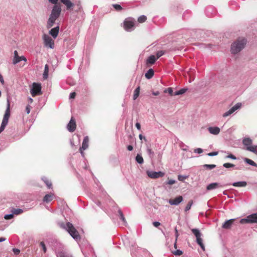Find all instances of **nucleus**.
Segmentation results:
<instances>
[{
  "instance_id": "72a5a7b5",
  "label": "nucleus",
  "mask_w": 257,
  "mask_h": 257,
  "mask_svg": "<svg viewBox=\"0 0 257 257\" xmlns=\"http://www.w3.org/2000/svg\"><path fill=\"white\" fill-rule=\"evenodd\" d=\"M48 73H49V66L48 64H46L45 66L44 72L43 73V78L44 79H47L48 77Z\"/></svg>"
},
{
  "instance_id": "774afa93",
  "label": "nucleus",
  "mask_w": 257,
  "mask_h": 257,
  "mask_svg": "<svg viewBox=\"0 0 257 257\" xmlns=\"http://www.w3.org/2000/svg\"><path fill=\"white\" fill-rule=\"evenodd\" d=\"M159 94H160V92L158 91H157L155 92L154 91L152 92V94L154 95H155V96L158 95Z\"/></svg>"
},
{
  "instance_id": "f3484780",
  "label": "nucleus",
  "mask_w": 257,
  "mask_h": 257,
  "mask_svg": "<svg viewBox=\"0 0 257 257\" xmlns=\"http://www.w3.org/2000/svg\"><path fill=\"white\" fill-rule=\"evenodd\" d=\"M59 32V26L58 25L57 27L51 29L49 31V34L54 39H56L58 36Z\"/></svg>"
},
{
  "instance_id": "6ab92c4d",
  "label": "nucleus",
  "mask_w": 257,
  "mask_h": 257,
  "mask_svg": "<svg viewBox=\"0 0 257 257\" xmlns=\"http://www.w3.org/2000/svg\"><path fill=\"white\" fill-rule=\"evenodd\" d=\"M61 2L66 7L67 10H70L74 6V4L72 3L70 0H60Z\"/></svg>"
},
{
  "instance_id": "4be33fe9",
  "label": "nucleus",
  "mask_w": 257,
  "mask_h": 257,
  "mask_svg": "<svg viewBox=\"0 0 257 257\" xmlns=\"http://www.w3.org/2000/svg\"><path fill=\"white\" fill-rule=\"evenodd\" d=\"M56 20L57 19L49 16V18L47 21V28L48 29H50V28L54 26Z\"/></svg>"
},
{
  "instance_id": "6e6d98bb",
  "label": "nucleus",
  "mask_w": 257,
  "mask_h": 257,
  "mask_svg": "<svg viewBox=\"0 0 257 257\" xmlns=\"http://www.w3.org/2000/svg\"><path fill=\"white\" fill-rule=\"evenodd\" d=\"M226 158L231 159L232 160H236V157L235 156H234L233 155L231 154L228 155V156H227L226 157Z\"/></svg>"
},
{
  "instance_id": "c9c22d12",
  "label": "nucleus",
  "mask_w": 257,
  "mask_h": 257,
  "mask_svg": "<svg viewBox=\"0 0 257 257\" xmlns=\"http://www.w3.org/2000/svg\"><path fill=\"white\" fill-rule=\"evenodd\" d=\"M11 211H12V212H13L14 215V214L19 215L23 212V210L22 209H20V208H18V209L13 208Z\"/></svg>"
},
{
  "instance_id": "412c9836",
  "label": "nucleus",
  "mask_w": 257,
  "mask_h": 257,
  "mask_svg": "<svg viewBox=\"0 0 257 257\" xmlns=\"http://www.w3.org/2000/svg\"><path fill=\"white\" fill-rule=\"evenodd\" d=\"M89 138L88 136L84 138L83 140L82 146L80 147V150H85L88 147Z\"/></svg>"
},
{
  "instance_id": "423d86ee",
  "label": "nucleus",
  "mask_w": 257,
  "mask_h": 257,
  "mask_svg": "<svg viewBox=\"0 0 257 257\" xmlns=\"http://www.w3.org/2000/svg\"><path fill=\"white\" fill-rule=\"evenodd\" d=\"M243 145L246 147V150L253 152L254 153H256V146H252V141L249 138H244L242 140Z\"/></svg>"
},
{
  "instance_id": "9d476101",
  "label": "nucleus",
  "mask_w": 257,
  "mask_h": 257,
  "mask_svg": "<svg viewBox=\"0 0 257 257\" xmlns=\"http://www.w3.org/2000/svg\"><path fill=\"white\" fill-rule=\"evenodd\" d=\"M61 10L60 6L55 5L52 8L50 16L57 19L60 16Z\"/></svg>"
},
{
  "instance_id": "09e8293b",
  "label": "nucleus",
  "mask_w": 257,
  "mask_h": 257,
  "mask_svg": "<svg viewBox=\"0 0 257 257\" xmlns=\"http://www.w3.org/2000/svg\"><path fill=\"white\" fill-rule=\"evenodd\" d=\"M175 236H176V239H175V242L174 244V246L175 248H176V247H177L176 242H177V238L178 237V231H177L176 228H175Z\"/></svg>"
},
{
  "instance_id": "c85d7f7f",
  "label": "nucleus",
  "mask_w": 257,
  "mask_h": 257,
  "mask_svg": "<svg viewBox=\"0 0 257 257\" xmlns=\"http://www.w3.org/2000/svg\"><path fill=\"white\" fill-rule=\"evenodd\" d=\"M118 213L120 219L123 222V225H126L127 224V222H126V221L125 217L123 215V214L120 209H118Z\"/></svg>"
},
{
  "instance_id": "a211bd4d",
  "label": "nucleus",
  "mask_w": 257,
  "mask_h": 257,
  "mask_svg": "<svg viewBox=\"0 0 257 257\" xmlns=\"http://www.w3.org/2000/svg\"><path fill=\"white\" fill-rule=\"evenodd\" d=\"M208 131L210 134L214 135H217L219 134L220 129L217 126H210L208 128Z\"/></svg>"
},
{
  "instance_id": "603ef678",
  "label": "nucleus",
  "mask_w": 257,
  "mask_h": 257,
  "mask_svg": "<svg viewBox=\"0 0 257 257\" xmlns=\"http://www.w3.org/2000/svg\"><path fill=\"white\" fill-rule=\"evenodd\" d=\"M194 152L197 154H201L203 152V150L201 148L195 149Z\"/></svg>"
},
{
  "instance_id": "7c9ffc66",
  "label": "nucleus",
  "mask_w": 257,
  "mask_h": 257,
  "mask_svg": "<svg viewBox=\"0 0 257 257\" xmlns=\"http://www.w3.org/2000/svg\"><path fill=\"white\" fill-rule=\"evenodd\" d=\"M42 180L44 181V182L45 183V184L49 189L52 188V183L47 178V177H43L42 178Z\"/></svg>"
},
{
  "instance_id": "473e14b6",
  "label": "nucleus",
  "mask_w": 257,
  "mask_h": 257,
  "mask_svg": "<svg viewBox=\"0 0 257 257\" xmlns=\"http://www.w3.org/2000/svg\"><path fill=\"white\" fill-rule=\"evenodd\" d=\"M187 90V88H182L178 91H175L174 93V95L176 96V95H179L184 94V93H185L186 92Z\"/></svg>"
},
{
  "instance_id": "4d7b16f0",
  "label": "nucleus",
  "mask_w": 257,
  "mask_h": 257,
  "mask_svg": "<svg viewBox=\"0 0 257 257\" xmlns=\"http://www.w3.org/2000/svg\"><path fill=\"white\" fill-rule=\"evenodd\" d=\"M176 182V181L175 180H173V179H170L168 181V182H167V184H169V185H173Z\"/></svg>"
},
{
  "instance_id": "4c0bfd02",
  "label": "nucleus",
  "mask_w": 257,
  "mask_h": 257,
  "mask_svg": "<svg viewBox=\"0 0 257 257\" xmlns=\"http://www.w3.org/2000/svg\"><path fill=\"white\" fill-rule=\"evenodd\" d=\"M203 167L206 169L212 170L216 167V165L214 164H205Z\"/></svg>"
},
{
  "instance_id": "9b49d317",
  "label": "nucleus",
  "mask_w": 257,
  "mask_h": 257,
  "mask_svg": "<svg viewBox=\"0 0 257 257\" xmlns=\"http://www.w3.org/2000/svg\"><path fill=\"white\" fill-rule=\"evenodd\" d=\"M147 175L151 178L156 179L162 177L164 175V173L161 171L155 172L153 171H147Z\"/></svg>"
},
{
  "instance_id": "69168bd1",
  "label": "nucleus",
  "mask_w": 257,
  "mask_h": 257,
  "mask_svg": "<svg viewBox=\"0 0 257 257\" xmlns=\"http://www.w3.org/2000/svg\"><path fill=\"white\" fill-rule=\"evenodd\" d=\"M0 82L2 83V84H4V80L3 76L0 74Z\"/></svg>"
},
{
  "instance_id": "338daca9",
  "label": "nucleus",
  "mask_w": 257,
  "mask_h": 257,
  "mask_svg": "<svg viewBox=\"0 0 257 257\" xmlns=\"http://www.w3.org/2000/svg\"><path fill=\"white\" fill-rule=\"evenodd\" d=\"M127 149L128 151H131L133 150V147L132 145H128L127 147Z\"/></svg>"
},
{
  "instance_id": "052dcab7",
  "label": "nucleus",
  "mask_w": 257,
  "mask_h": 257,
  "mask_svg": "<svg viewBox=\"0 0 257 257\" xmlns=\"http://www.w3.org/2000/svg\"><path fill=\"white\" fill-rule=\"evenodd\" d=\"M75 96H76V93L73 92H71L70 94L69 97H70V98H74L75 97Z\"/></svg>"
},
{
  "instance_id": "e433bc0d",
  "label": "nucleus",
  "mask_w": 257,
  "mask_h": 257,
  "mask_svg": "<svg viewBox=\"0 0 257 257\" xmlns=\"http://www.w3.org/2000/svg\"><path fill=\"white\" fill-rule=\"evenodd\" d=\"M193 202L192 200H190L188 203H187V205L186 206L185 208V212H187L188 211H189L192 205H193Z\"/></svg>"
},
{
  "instance_id": "7ed1b4c3",
  "label": "nucleus",
  "mask_w": 257,
  "mask_h": 257,
  "mask_svg": "<svg viewBox=\"0 0 257 257\" xmlns=\"http://www.w3.org/2000/svg\"><path fill=\"white\" fill-rule=\"evenodd\" d=\"M10 114V100L8 99L7 103V108L2 120L1 126L0 127V134L5 130L6 126L7 125Z\"/></svg>"
},
{
  "instance_id": "b1692460",
  "label": "nucleus",
  "mask_w": 257,
  "mask_h": 257,
  "mask_svg": "<svg viewBox=\"0 0 257 257\" xmlns=\"http://www.w3.org/2000/svg\"><path fill=\"white\" fill-rule=\"evenodd\" d=\"M157 59L154 55H151L147 58L146 60V64L147 65H153L155 63Z\"/></svg>"
},
{
  "instance_id": "f03ea898",
  "label": "nucleus",
  "mask_w": 257,
  "mask_h": 257,
  "mask_svg": "<svg viewBox=\"0 0 257 257\" xmlns=\"http://www.w3.org/2000/svg\"><path fill=\"white\" fill-rule=\"evenodd\" d=\"M246 44V40L244 38L238 39L234 42L231 46V52L235 54L243 49Z\"/></svg>"
},
{
  "instance_id": "864d4df0",
  "label": "nucleus",
  "mask_w": 257,
  "mask_h": 257,
  "mask_svg": "<svg viewBox=\"0 0 257 257\" xmlns=\"http://www.w3.org/2000/svg\"><path fill=\"white\" fill-rule=\"evenodd\" d=\"M217 154H218L217 152H210V153H208L207 155L208 156L213 157V156H216Z\"/></svg>"
},
{
  "instance_id": "dca6fc26",
  "label": "nucleus",
  "mask_w": 257,
  "mask_h": 257,
  "mask_svg": "<svg viewBox=\"0 0 257 257\" xmlns=\"http://www.w3.org/2000/svg\"><path fill=\"white\" fill-rule=\"evenodd\" d=\"M183 201L182 196H178L174 199H170L168 202L172 205H178Z\"/></svg>"
},
{
  "instance_id": "3c124183",
  "label": "nucleus",
  "mask_w": 257,
  "mask_h": 257,
  "mask_svg": "<svg viewBox=\"0 0 257 257\" xmlns=\"http://www.w3.org/2000/svg\"><path fill=\"white\" fill-rule=\"evenodd\" d=\"M77 7H78L77 10H76L75 11L76 12L78 13L79 12L81 11V10L82 9V6L80 3H78L77 4H76Z\"/></svg>"
},
{
  "instance_id": "49530a36",
  "label": "nucleus",
  "mask_w": 257,
  "mask_h": 257,
  "mask_svg": "<svg viewBox=\"0 0 257 257\" xmlns=\"http://www.w3.org/2000/svg\"><path fill=\"white\" fill-rule=\"evenodd\" d=\"M187 178V176L179 175L178 176V179L180 181H183L185 179Z\"/></svg>"
},
{
  "instance_id": "393cba45",
  "label": "nucleus",
  "mask_w": 257,
  "mask_h": 257,
  "mask_svg": "<svg viewBox=\"0 0 257 257\" xmlns=\"http://www.w3.org/2000/svg\"><path fill=\"white\" fill-rule=\"evenodd\" d=\"M215 12L214 8L211 6L207 7L205 11L206 15L208 17H211L213 13H215Z\"/></svg>"
},
{
  "instance_id": "2eb2a0df",
  "label": "nucleus",
  "mask_w": 257,
  "mask_h": 257,
  "mask_svg": "<svg viewBox=\"0 0 257 257\" xmlns=\"http://www.w3.org/2000/svg\"><path fill=\"white\" fill-rule=\"evenodd\" d=\"M76 126L75 120L72 117L67 124V128L70 132H73L76 129Z\"/></svg>"
},
{
  "instance_id": "79ce46f5",
  "label": "nucleus",
  "mask_w": 257,
  "mask_h": 257,
  "mask_svg": "<svg viewBox=\"0 0 257 257\" xmlns=\"http://www.w3.org/2000/svg\"><path fill=\"white\" fill-rule=\"evenodd\" d=\"M223 166L226 168H231V167H234L235 166V165L232 164H231V163H224L223 165Z\"/></svg>"
},
{
  "instance_id": "a878e982",
  "label": "nucleus",
  "mask_w": 257,
  "mask_h": 257,
  "mask_svg": "<svg viewBox=\"0 0 257 257\" xmlns=\"http://www.w3.org/2000/svg\"><path fill=\"white\" fill-rule=\"evenodd\" d=\"M232 185L234 187H243L246 186L247 183L245 181H239L234 182Z\"/></svg>"
},
{
  "instance_id": "37998d69",
  "label": "nucleus",
  "mask_w": 257,
  "mask_h": 257,
  "mask_svg": "<svg viewBox=\"0 0 257 257\" xmlns=\"http://www.w3.org/2000/svg\"><path fill=\"white\" fill-rule=\"evenodd\" d=\"M40 246L42 247L44 253L46 252L47 251V247L46 245L45 244L44 242L43 241H41L40 243Z\"/></svg>"
},
{
  "instance_id": "e2e57ef3",
  "label": "nucleus",
  "mask_w": 257,
  "mask_h": 257,
  "mask_svg": "<svg viewBox=\"0 0 257 257\" xmlns=\"http://www.w3.org/2000/svg\"><path fill=\"white\" fill-rule=\"evenodd\" d=\"M136 126L138 130H141V124L139 122H138L136 123Z\"/></svg>"
},
{
  "instance_id": "680f3d73",
  "label": "nucleus",
  "mask_w": 257,
  "mask_h": 257,
  "mask_svg": "<svg viewBox=\"0 0 257 257\" xmlns=\"http://www.w3.org/2000/svg\"><path fill=\"white\" fill-rule=\"evenodd\" d=\"M48 1L50 3L55 4V5H56L57 4L58 1V0H48Z\"/></svg>"
},
{
  "instance_id": "aec40b11",
  "label": "nucleus",
  "mask_w": 257,
  "mask_h": 257,
  "mask_svg": "<svg viewBox=\"0 0 257 257\" xmlns=\"http://www.w3.org/2000/svg\"><path fill=\"white\" fill-rule=\"evenodd\" d=\"M234 219H231L225 221L222 225V227L224 229H229L233 224Z\"/></svg>"
},
{
  "instance_id": "5fc2aeb1",
  "label": "nucleus",
  "mask_w": 257,
  "mask_h": 257,
  "mask_svg": "<svg viewBox=\"0 0 257 257\" xmlns=\"http://www.w3.org/2000/svg\"><path fill=\"white\" fill-rule=\"evenodd\" d=\"M31 106L29 104H28V105H27L26 106V111L27 114L30 113V111H31Z\"/></svg>"
},
{
  "instance_id": "6e6552de",
  "label": "nucleus",
  "mask_w": 257,
  "mask_h": 257,
  "mask_svg": "<svg viewBox=\"0 0 257 257\" xmlns=\"http://www.w3.org/2000/svg\"><path fill=\"white\" fill-rule=\"evenodd\" d=\"M41 85L39 83H34L33 87L31 89V93L33 97L42 94L41 92Z\"/></svg>"
},
{
  "instance_id": "a19ab883",
  "label": "nucleus",
  "mask_w": 257,
  "mask_h": 257,
  "mask_svg": "<svg viewBox=\"0 0 257 257\" xmlns=\"http://www.w3.org/2000/svg\"><path fill=\"white\" fill-rule=\"evenodd\" d=\"M147 152L148 154L150 156V158H152L154 156V152L152 151V150L149 148L147 147Z\"/></svg>"
},
{
  "instance_id": "0eeeda50",
  "label": "nucleus",
  "mask_w": 257,
  "mask_h": 257,
  "mask_svg": "<svg viewBox=\"0 0 257 257\" xmlns=\"http://www.w3.org/2000/svg\"><path fill=\"white\" fill-rule=\"evenodd\" d=\"M241 224L243 223H257V213H253L247 216L245 218L240 220Z\"/></svg>"
},
{
  "instance_id": "cd10ccee",
  "label": "nucleus",
  "mask_w": 257,
  "mask_h": 257,
  "mask_svg": "<svg viewBox=\"0 0 257 257\" xmlns=\"http://www.w3.org/2000/svg\"><path fill=\"white\" fill-rule=\"evenodd\" d=\"M243 160L244 162H245L246 164H247L250 166H252L257 167V164L255 163L252 160H251L249 159H248L247 158H243Z\"/></svg>"
},
{
  "instance_id": "ddd939ff",
  "label": "nucleus",
  "mask_w": 257,
  "mask_h": 257,
  "mask_svg": "<svg viewBox=\"0 0 257 257\" xmlns=\"http://www.w3.org/2000/svg\"><path fill=\"white\" fill-rule=\"evenodd\" d=\"M21 61H24L25 62H27V60L26 58L24 56H19L18 55V53L17 51L15 50L14 51V57L13 60V63L14 64H16Z\"/></svg>"
},
{
  "instance_id": "1a4fd4ad",
  "label": "nucleus",
  "mask_w": 257,
  "mask_h": 257,
  "mask_svg": "<svg viewBox=\"0 0 257 257\" xmlns=\"http://www.w3.org/2000/svg\"><path fill=\"white\" fill-rule=\"evenodd\" d=\"M45 46L47 47L53 49L55 47L54 41L48 35L44 34L43 36Z\"/></svg>"
},
{
  "instance_id": "bb28decb",
  "label": "nucleus",
  "mask_w": 257,
  "mask_h": 257,
  "mask_svg": "<svg viewBox=\"0 0 257 257\" xmlns=\"http://www.w3.org/2000/svg\"><path fill=\"white\" fill-rule=\"evenodd\" d=\"M154 74V70L152 68L149 69V70L145 73V77L147 79H151L153 77Z\"/></svg>"
},
{
  "instance_id": "f704fd0d",
  "label": "nucleus",
  "mask_w": 257,
  "mask_h": 257,
  "mask_svg": "<svg viewBox=\"0 0 257 257\" xmlns=\"http://www.w3.org/2000/svg\"><path fill=\"white\" fill-rule=\"evenodd\" d=\"M136 161L140 164H142L144 163V159L142 156L140 154H137L136 157Z\"/></svg>"
},
{
  "instance_id": "f8f14e48",
  "label": "nucleus",
  "mask_w": 257,
  "mask_h": 257,
  "mask_svg": "<svg viewBox=\"0 0 257 257\" xmlns=\"http://www.w3.org/2000/svg\"><path fill=\"white\" fill-rule=\"evenodd\" d=\"M241 103H237L233 106H232L230 109L224 113L222 115L223 117H226L235 112L236 110L239 109L241 107Z\"/></svg>"
},
{
  "instance_id": "8fccbe9b",
  "label": "nucleus",
  "mask_w": 257,
  "mask_h": 257,
  "mask_svg": "<svg viewBox=\"0 0 257 257\" xmlns=\"http://www.w3.org/2000/svg\"><path fill=\"white\" fill-rule=\"evenodd\" d=\"M173 253L175 255H181V254H182L183 252L182 250H181L180 249H178V250L175 251L174 252H173Z\"/></svg>"
},
{
  "instance_id": "a18cd8bd",
  "label": "nucleus",
  "mask_w": 257,
  "mask_h": 257,
  "mask_svg": "<svg viewBox=\"0 0 257 257\" xmlns=\"http://www.w3.org/2000/svg\"><path fill=\"white\" fill-rule=\"evenodd\" d=\"M165 54V52L163 51H159L157 52L156 55H157V59H158L162 56H163Z\"/></svg>"
},
{
  "instance_id": "c756f323",
  "label": "nucleus",
  "mask_w": 257,
  "mask_h": 257,
  "mask_svg": "<svg viewBox=\"0 0 257 257\" xmlns=\"http://www.w3.org/2000/svg\"><path fill=\"white\" fill-rule=\"evenodd\" d=\"M57 257H73L70 254H67L66 252L60 251L56 253Z\"/></svg>"
},
{
  "instance_id": "20e7f679",
  "label": "nucleus",
  "mask_w": 257,
  "mask_h": 257,
  "mask_svg": "<svg viewBox=\"0 0 257 257\" xmlns=\"http://www.w3.org/2000/svg\"><path fill=\"white\" fill-rule=\"evenodd\" d=\"M136 21L134 19L128 18L126 19L123 23V27L125 30L128 32H131L135 29Z\"/></svg>"
},
{
  "instance_id": "f257e3e1",
  "label": "nucleus",
  "mask_w": 257,
  "mask_h": 257,
  "mask_svg": "<svg viewBox=\"0 0 257 257\" xmlns=\"http://www.w3.org/2000/svg\"><path fill=\"white\" fill-rule=\"evenodd\" d=\"M59 226L61 228L66 230L76 241L80 240L81 237L78 231L71 223L69 222L66 223H60Z\"/></svg>"
},
{
  "instance_id": "13d9d810",
  "label": "nucleus",
  "mask_w": 257,
  "mask_h": 257,
  "mask_svg": "<svg viewBox=\"0 0 257 257\" xmlns=\"http://www.w3.org/2000/svg\"><path fill=\"white\" fill-rule=\"evenodd\" d=\"M13 250L15 254H18L20 252V250L18 248H13Z\"/></svg>"
},
{
  "instance_id": "de8ad7c7",
  "label": "nucleus",
  "mask_w": 257,
  "mask_h": 257,
  "mask_svg": "<svg viewBox=\"0 0 257 257\" xmlns=\"http://www.w3.org/2000/svg\"><path fill=\"white\" fill-rule=\"evenodd\" d=\"M113 7L117 11H120L122 10V7L118 4H113Z\"/></svg>"
},
{
  "instance_id": "c03bdc74",
  "label": "nucleus",
  "mask_w": 257,
  "mask_h": 257,
  "mask_svg": "<svg viewBox=\"0 0 257 257\" xmlns=\"http://www.w3.org/2000/svg\"><path fill=\"white\" fill-rule=\"evenodd\" d=\"M13 217H14V214H13V212H12V213H11V214L5 215L4 216V218L7 220H9V219H12Z\"/></svg>"
},
{
  "instance_id": "4468645a",
  "label": "nucleus",
  "mask_w": 257,
  "mask_h": 257,
  "mask_svg": "<svg viewBox=\"0 0 257 257\" xmlns=\"http://www.w3.org/2000/svg\"><path fill=\"white\" fill-rule=\"evenodd\" d=\"M224 185H222L220 183H217V182H214L209 184L206 186V190L207 191H210L212 190H214L216 189H218L219 188H222L224 187Z\"/></svg>"
},
{
  "instance_id": "58836bf2",
  "label": "nucleus",
  "mask_w": 257,
  "mask_h": 257,
  "mask_svg": "<svg viewBox=\"0 0 257 257\" xmlns=\"http://www.w3.org/2000/svg\"><path fill=\"white\" fill-rule=\"evenodd\" d=\"M146 20H147V17L145 15H142L140 17H139L138 19V21L140 23H144Z\"/></svg>"
},
{
  "instance_id": "5701e85b",
  "label": "nucleus",
  "mask_w": 257,
  "mask_h": 257,
  "mask_svg": "<svg viewBox=\"0 0 257 257\" xmlns=\"http://www.w3.org/2000/svg\"><path fill=\"white\" fill-rule=\"evenodd\" d=\"M54 197L53 193L46 194L43 198V201L46 203H49L51 201Z\"/></svg>"
},
{
  "instance_id": "bf43d9fd",
  "label": "nucleus",
  "mask_w": 257,
  "mask_h": 257,
  "mask_svg": "<svg viewBox=\"0 0 257 257\" xmlns=\"http://www.w3.org/2000/svg\"><path fill=\"white\" fill-rule=\"evenodd\" d=\"M153 224L154 226L157 227H158L159 225H160V223L158 221H154L153 222Z\"/></svg>"
},
{
  "instance_id": "0e129e2a",
  "label": "nucleus",
  "mask_w": 257,
  "mask_h": 257,
  "mask_svg": "<svg viewBox=\"0 0 257 257\" xmlns=\"http://www.w3.org/2000/svg\"><path fill=\"white\" fill-rule=\"evenodd\" d=\"M95 203L98 206L100 207L102 209V207L101 205V202L99 201H96Z\"/></svg>"
},
{
  "instance_id": "ea45409f",
  "label": "nucleus",
  "mask_w": 257,
  "mask_h": 257,
  "mask_svg": "<svg viewBox=\"0 0 257 257\" xmlns=\"http://www.w3.org/2000/svg\"><path fill=\"white\" fill-rule=\"evenodd\" d=\"M164 93L168 92L171 96L174 95V93H173V89L171 87H169V88H168L167 89H165L164 90Z\"/></svg>"
},
{
  "instance_id": "2f4dec72",
  "label": "nucleus",
  "mask_w": 257,
  "mask_h": 257,
  "mask_svg": "<svg viewBox=\"0 0 257 257\" xmlns=\"http://www.w3.org/2000/svg\"><path fill=\"white\" fill-rule=\"evenodd\" d=\"M140 86L137 87L135 89V90L134 91V95H133L134 100H136L139 97V94H140Z\"/></svg>"
},
{
  "instance_id": "39448f33",
  "label": "nucleus",
  "mask_w": 257,
  "mask_h": 257,
  "mask_svg": "<svg viewBox=\"0 0 257 257\" xmlns=\"http://www.w3.org/2000/svg\"><path fill=\"white\" fill-rule=\"evenodd\" d=\"M192 232L196 238V242L200 246L203 250H205V246L203 243V240L201 238L202 234L200 230L197 228H193L191 229Z\"/></svg>"
}]
</instances>
